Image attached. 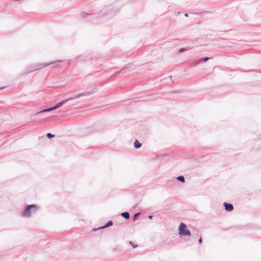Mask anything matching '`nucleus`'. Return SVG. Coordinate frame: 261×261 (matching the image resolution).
<instances>
[{"label": "nucleus", "mask_w": 261, "mask_h": 261, "mask_svg": "<svg viewBox=\"0 0 261 261\" xmlns=\"http://www.w3.org/2000/svg\"><path fill=\"white\" fill-rule=\"evenodd\" d=\"M38 210L39 206L36 204L27 205L22 212L21 216L23 218H31L32 215L35 214Z\"/></svg>", "instance_id": "obj_1"}, {"label": "nucleus", "mask_w": 261, "mask_h": 261, "mask_svg": "<svg viewBox=\"0 0 261 261\" xmlns=\"http://www.w3.org/2000/svg\"><path fill=\"white\" fill-rule=\"evenodd\" d=\"M97 89L96 88H93L92 91H88V92H85L81 93H79L76 95H74L73 96H72L71 97H68V98L66 99V102H68L69 100H73L77 98H80L82 96H88L91 95V94L94 93L97 91Z\"/></svg>", "instance_id": "obj_2"}, {"label": "nucleus", "mask_w": 261, "mask_h": 261, "mask_svg": "<svg viewBox=\"0 0 261 261\" xmlns=\"http://www.w3.org/2000/svg\"><path fill=\"white\" fill-rule=\"evenodd\" d=\"M186 225L181 222L178 227V234L180 236H188L190 237L191 235L190 231L186 228Z\"/></svg>", "instance_id": "obj_3"}, {"label": "nucleus", "mask_w": 261, "mask_h": 261, "mask_svg": "<svg viewBox=\"0 0 261 261\" xmlns=\"http://www.w3.org/2000/svg\"><path fill=\"white\" fill-rule=\"evenodd\" d=\"M62 62H64V61L63 60H58V61L51 62L48 63L38 64L35 65L36 69V70H38L44 68H45L49 65H52L53 64L58 63Z\"/></svg>", "instance_id": "obj_4"}, {"label": "nucleus", "mask_w": 261, "mask_h": 261, "mask_svg": "<svg viewBox=\"0 0 261 261\" xmlns=\"http://www.w3.org/2000/svg\"><path fill=\"white\" fill-rule=\"evenodd\" d=\"M223 205L225 211L227 212H231L233 210V206L231 203L225 202L223 203Z\"/></svg>", "instance_id": "obj_5"}, {"label": "nucleus", "mask_w": 261, "mask_h": 261, "mask_svg": "<svg viewBox=\"0 0 261 261\" xmlns=\"http://www.w3.org/2000/svg\"><path fill=\"white\" fill-rule=\"evenodd\" d=\"M113 222L111 220H110L109 221H108L104 226H101V227H100L99 228H94L93 229V231H96L97 230H98V229H102V228H107L109 226H111L112 225H113Z\"/></svg>", "instance_id": "obj_6"}, {"label": "nucleus", "mask_w": 261, "mask_h": 261, "mask_svg": "<svg viewBox=\"0 0 261 261\" xmlns=\"http://www.w3.org/2000/svg\"><path fill=\"white\" fill-rule=\"evenodd\" d=\"M36 71L35 65H31L26 69V74H29L33 71Z\"/></svg>", "instance_id": "obj_7"}, {"label": "nucleus", "mask_w": 261, "mask_h": 261, "mask_svg": "<svg viewBox=\"0 0 261 261\" xmlns=\"http://www.w3.org/2000/svg\"><path fill=\"white\" fill-rule=\"evenodd\" d=\"M80 15H81V17H82L83 18H86L88 16H90V18L88 19V20L92 19L94 18V17L96 15L95 14H92L86 13L85 12L81 13Z\"/></svg>", "instance_id": "obj_8"}, {"label": "nucleus", "mask_w": 261, "mask_h": 261, "mask_svg": "<svg viewBox=\"0 0 261 261\" xmlns=\"http://www.w3.org/2000/svg\"><path fill=\"white\" fill-rule=\"evenodd\" d=\"M67 102H66V99H64L63 100H62L61 101L57 103L56 104V105H55L54 106V108H55V109L61 107L63 105L66 103Z\"/></svg>", "instance_id": "obj_9"}, {"label": "nucleus", "mask_w": 261, "mask_h": 261, "mask_svg": "<svg viewBox=\"0 0 261 261\" xmlns=\"http://www.w3.org/2000/svg\"><path fill=\"white\" fill-rule=\"evenodd\" d=\"M55 110V108H54V107H49L48 108H47V109H43V110L40 111V112L37 113V114H40V113H43V112H46L51 111H53V110Z\"/></svg>", "instance_id": "obj_10"}, {"label": "nucleus", "mask_w": 261, "mask_h": 261, "mask_svg": "<svg viewBox=\"0 0 261 261\" xmlns=\"http://www.w3.org/2000/svg\"><path fill=\"white\" fill-rule=\"evenodd\" d=\"M142 146V144L140 143L137 140H136L134 143V146L136 149L140 148Z\"/></svg>", "instance_id": "obj_11"}, {"label": "nucleus", "mask_w": 261, "mask_h": 261, "mask_svg": "<svg viewBox=\"0 0 261 261\" xmlns=\"http://www.w3.org/2000/svg\"><path fill=\"white\" fill-rule=\"evenodd\" d=\"M121 216L125 219L126 220H127L129 218V214L127 212H124L121 213Z\"/></svg>", "instance_id": "obj_12"}, {"label": "nucleus", "mask_w": 261, "mask_h": 261, "mask_svg": "<svg viewBox=\"0 0 261 261\" xmlns=\"http://www.w3.org/2000/svg\"><path fill=\"white\" fill-rule=\"evenodd\" d=\"M176 179L178 180L179 181H180L182 183L185 182V179L184 176L182 175L178 176L176 177Z\"/></svg>", "instance_id": "obj_13"}, {"label": "nucleus", "mask_w": 261, "mask_h": 261, "mask_svg": "<svg viewBox=\"0 0 261 261\" xmlns=\"http://www.w3.org/2000/svg\"><path fill=\"white\" fill-rule=\"evenodd\" d=\"M212 58H210V57H204V58H201L198 62H200L201 61H203V62H206L207 61H208L209 59H211Z\"/></svg>", "instance_id": "obj_14"}, {"label": "nucleus", "mask_w": 261, "mask_h": 261, "mask_svg": "<svg viewBox=\"0 0 261 261\" xmlns=\"http://www.w3.org/2000/svg\"><path fill=\"white\" fill-rule=\"evenodd\" d=\"M140 215V213H137L135 214L133 217V220L135 221L138 218V217H139V216Z\"/></svg>", "instance_id": "obj_15"}, {"label": "nucleus", "mask_w": 261, "mask_h": 261, "mask_svg": "<svg viewBox=\"0 0 261 261\" xmlns=\"http://www.w3.org/2000/svg\"><path fill=\"white\" fill-rule=\"evenodd\" d=\"M55 136L54 135H53L51 133H47L46 134V137L48 138V139H51L52 138H53Z\"/></svg>", "instance_id": "obj_16"}, {"label": "nucleus", "mask_w": 261, "mask_h": 261, "mask_svg": "<svg viewBox=\"0 0 261 261\" xmlns=\"http://www.w3.org/2000/svg\"><path fill=\"white\" fill-rule=\"evenodd\" d=\"M187 50V49H186V48H181L179 49V53H183L184 51H186Z\"/></svg>", "instance_id": "obj_17"}, {"label": "nucleus", "mask_w": 261, "mask_h": 261, "mask_svg": "<svg viewBox=\"0 0 261 261\" xmlns=\"http://www.w3.org/2000/svg\"><path fill=\"white\" fill-rule=\"evenodd\" d=\"M129 244L132 246V247H133L134 248H136V247H138V245H137L133 244V242H131V241H130V242H129Z\"/></svg>", "instance_id": "obj_18"}, {"label": "nucleus", "mask_w": 261, "mask_h": 261, "mask_svg": "<svg viewBox=\"0 0 261 261\" xmlns=\"http://www.w3.org/2000/svg\"><path fill=\"white\" fill-rule=\"evenodd\" d=\"M124 70V69H122L121 70H120L119 71H116L115 72L114 75H117V74L120 73L122 72V70Z\"/></svg>", "instance_id": "obj_19"}, {"label": "nucleus", "mask_w": 261, "mask_h": 261, "mask_svg": "<svg viewBox=\"0 0 261 261\" xmlns=\"http://www.w3.org/2000/svg\"><path fill=\"white\" fill-rule=\"evenodd\" d=\"M198 242L199 244H201L202 242V239L201 237H200V238L198 239Z\"/></svg>", "instance_id": "obj_20"}, {"label": "nucleus", "mask_w": 261, "mask_h": 261, "mask_svg": "<svg viewBox=\"0 0 261 261\" xmlns=\"http://www.w3.org/2000/svg\"><path fill=\"white\" fill-rule=\"evenodd\" d=\"M81 57H80V58H81ZM89 60V59H83V58L82 59H80V60L81 61H88Z\"/></svg>", "instance_id": "obj_21"}, {"label": "nucleus", "mask_w": 261, "mask_h": 261, "mask_svg": "<svg viewBox=\"0 0 261 261\" xmlns=\"http://www.w3.org/2000/svg\"><path fill=\"white\" fill-rule=\"evenodd\" d=\"M153 217V216H152V215H149V216H148V218H149V219H152Z\"/></svg>", "instance_id": "obj_22"}, {"label": "nucleus", "mask_w": 261, "mask_h": 261, "mask_svg": "<svg viewBox=\"0 0 261 261\" xmlns=\"http://www.w3.org/2000/svg\"><path fill=\"white\" fill-rule=\"evenodd\" d=\"M185 16L186 17H188V13H186L185 14Z\"/></svg>", "instance_id": "obj_23"}]
</instances>
